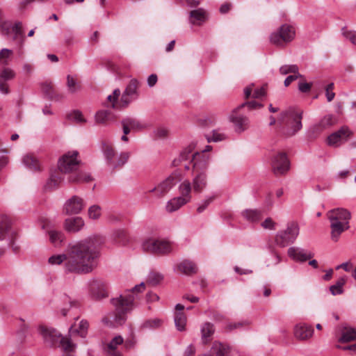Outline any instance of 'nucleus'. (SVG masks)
<instances>
[{
	"mask_svg": "<svg viewBox=\"0 0 356 356\" xmlns=\"http://www.w3.org/2000/svg\"><path fill=\"white\" fill-rule=\"evenodd\" d=\"M103 242L102 238L93 236L79 242L70 248L65 254L51 256L48 262L51 265H63L66 273L86 274L94 267V260L99 255V246Z\"/></svg>",
	"mask_w": 356,
	"mask_h": 356,
	"instance_id": "f257e3e1",
	"label": "nucleus"
},
{
	"mask_svg": "<svg viewBox=\"0 0 356 356\" xmlns=\"http://www.w3.org/2000/svg\"><path fill=\"white\" fill-rule=\"evenodd\" d=\"M145 289V283L135 286L131 291H127L118 298L111 300V303L114 309L109 313L104 319V322L110 326L121 325L127 320V314L133 310L136 307L135 300L138 296L136 292H140Z\"/></svg>",
	"mask_w": 356,
	"mask_h": 356,
	"instance_id": "f03ea898",
	"label": "nucleus"
},
{
	"mask_svg": "<svg viewBox=\"0 0 356 356\" xmlns=\"http://www.w3.org/2000/svg\"><path fill=\"white\" fill-rule=\"evenodd\" d=\"M302 114L301 111L294 108H289L280 113L277 124L281 133L286 136H292L300 130Z\"/></svg>",
	"mask_w": 356,
	"mask_h": 356,
	"instance_id": "7ed1b4c3",
	"label": "nucleus"
},
{
	"mask_svg": "<svg viewBox=\"0 0 356 356\" xmlns=\"http://www.w3.org/2000/svg\"><path fill=\"white\" fill-rule=\"evenodd\" d=\"M101 149L104 155L106 165L113 170L121 168L128 161L130 152H122L119 154V161H114L116 157V152L111 143L106 140L102 142Z\"/></svg>",
	"mask_w": 356,
	"mask_h": 356,
	"instance_id": "20e7f679",
	"label": "nucleus"
},
{
	"mask_svg": "<svg viewBox=\"0 0 356 356\" xmlns=\"http://www.w3.org/2000/svg\"><path fill=\"white\" fill-rule=\"evenodd\" d=\"M145 252L154 254H166L172 252V248L170 242L152 237L146 238L142 243Z\"/></svg>",
	"mask_w": 356,
	"mask_h": 356,
	"instance_id": "39448f33",
	"label": "nucleus"
},
{
	"mask_svg": "<svg viewBox=\"0 0 356 356\" xmlns=\"http://www.w3.org/2000/svg\"><path fill=\"white\" fill-rule=\"evenodd\" d=\"M296 35V31L293 26L284 24H282L277 31L271 33L270 36V42L277 46H284L291 42Z\"/></svg>",
	"mask_w": 356,
	"mask_h": 356,
	"instance_id": "423d86ee",
	"label": "nucleus"
},
{
	"mask_svg": "<svg viewBox=\"0 0 356 356\" xmlns=\"http://www.w3.org/2000/svg\"><path fill=\"white\" fill-rule=\"evenodd\" d=\"M299 234V227L296 222L288 224L286 230L278 232L275 236V243L280 247H286L293 243Z\"/></svg>",
	"mask_w": 356,
	"mask_h": 356,
	"instance_id": "0eeeda50",
	"label": "nucleus"
},
{
	"mask_svg": "<svg viewBox=\"0 0 356 356\" xmlns=\"http://www.w3.org/2000/svg\"><path fill=\"white\" fill-rule=\"evenodd\" d=\"M17 236V232L12 227L11 220L8 216H1L0 220V241L8 237L10 240V245L15 252H17L19 250V246L16 245L15 243Z\"/></svg>",
	"mask_w": 356,
	"mask_h": 356,
	"instance_id": "6e6552de",
	"label": "nucleus"
},
{
	"mask_svg": "<svg viewBox=\"0 0 356 356\" xmlns=\"http://www.w3.org/2000/svg\"><path fill=\"white\" fill-rule=\"evenodd\" d=\"M139 82L133 79L126 87L120 100V108H127L129 104L138 97V88Z\"/></svg>",
	"mask_w": 356,
	"mask_h": 356,
	"instance_id": "1a4fd4ad",
	"label": "nucleus"
},
{
	"mask_svg": "<svg viewBox=\"0 0 356 356\" xmlns=\"http://www.w3.org/2000/svg\"><path fill=\"white\" fill-rule=\"evenodd\" d=\"M78 152H69L64 154L58 161V169L60 172L69 173L76 170L79 165L77 160Z\"/></svg>",
	"mask_w": 356,
	"mask_h": 356,
	"instance_id": "9d476101",
	"label": "nucleus"
},
{
	"mask_svg": "<svg viewBox=\"0 0 356 356\" xmlns=\"http://www.w3.org/2000/svg\"><path fill=\"white\" fill-rule=\"evenodd\" d=\"M181 180V176L177 172L172 173L157 186L149 191V193L155 192L158 196L166 194L178 181Z\"/></svg>",
	"mask_w": 356,
	"mask_h": 356,
	"instance_id": "9b49d317",
	"label": "nucleus"
},
{
	"mask_svg": "<svg viewBox=\"0 0 356 356\" xmlns=\"http://www.w3.org/2000/svg\"><path fill=\"white\" fill-rule=\"evenodd\" d=\"M38 330L46 344L51 347H56L58 346V339L61 335L59 332L44 325H40Z\"/></svg>",
	"mask_w": 356,
	"mask_h": 356,
	"instance_id": "f8f14e48",
	"label": "nucleus"
},
{
	"mask_svg": "<svg viewBox=\"0 0 356 356\" xmlns=\"http://www.w3.org/2000/svg\"><path fill=\"white\" fill-rule=\"evenodd\" d=\"M272 168L276 175H282L289 169V161L284 152L276 154L272 159Z\"/></svg>",
	"mask_w": 356,
	"mask_h": 356,
	"instance_id": "ddd939ff",
	"label": "nucleus"
},
{
	"mask_svg": "<svg viewBox=\"0 0 356 356\" xmlns=\"http://www.w3.org/2000/svg\"><path fill=\"white\" fill-rule=\"evenodd\" d=\"M85 207L83 200L77 196L74 195L68 199L63 206V212L66 215H74L79 213Z\"/></svg>",
	"mask_w": 356,
	"mask_h": 356,
	"instance_id": "4468645a",
	"label": "nucleus"
},
{
	"mask_svg": "<svg viewBox=\"0 0 356 356\" xmlns=\"http://www.w3.org/2000/svg\"><path fill=\"white\" fill-rule=\"evenodd\" d=\"M238 109L234 108L229 115V120L234 124V130L237 133H242L250 127V120L244 115H237Z\"/></svg>",
	"mask_w": 356,
	"mask_h": 356,
	"instance_id": "2eb2a0df",
	"label": "nucleus"
},
{
	"mask_svg": "<svg viewBox=\"0 0 356 356\" xmlns=\"http://www.w3.org/2000/svg\"><path fill=\"white\" fill-rule=\"evenodd\" d=\"M209 156L202 153H194L191 161L193 163V174L206 173L209 165Z\"/></svg>",
	"mask_w": 356,
	"mask_h": 356,
	"instance_id": "dca6fc26",
	"label": "nucleus"
},
{
	"mask_svg": "<svg viewBox=\"0 0 356 356\" xmlns=\"http://www.w3.org/2000/svg\"><path fill=\"white\" fill-rule=\"evenodd\" d=\"M314 332L312 326L304 323L296 324L293 328V335L299 341H307L311 339Z\"/></svg>",
	"mask_w": 356,
	"mask_h": 356,
	"instance_id": "f3484780",
	"label": "nucleus"
},
{
	"mask_svg": "<svg viewBox=\"0 0 356 356\" xmlns=\"http://www.w3.org/2000/svg\"><path fill=\"white\" fill-rule=\"evenodd\" d=\"M15 72L9 67H4L0 71V92L8 95L10 92L8 81L15 79Z\"/></svg>",
	"mask_w": 356,
	"mask_h": 356,
	"instance_id": "a211bd4d",
	"label": "nucleus"
},
{
	"mask_svg": "<svg viewBox=\"0 0 356 356\" xmlns=\"http://www.w3.org/2000/svg\"><path fill=\"white\" fill-rule=\"evenodd\" d=\"M330 221L349 222L351 218L350 213L345 209L337 208L330 211L327 213Z\"/></svg>",
	"mask_w": 356,
	"mask_h": 356,
	"instance_id": "6ab92c4d",
	"label": "nucleus"
},
{
	"mask_svg": "<svg viewBox=\"0 0 356 356\" xmlns=\"http://www.w3.org/2000/svg\"><path fill=\"white\" fill-rule=\"evenodd\" d=\"M208 17V13L202 8L193 10L189 13V21L193 25H202Z\"/></svg>",
	"mask_w": 356,
	"mask_h": 356,
	"instance_id": "aec40b11",
	"label": "nucleus"
},
{
	"mask_svg": "<svg viewBox=\"0 0 356 356\" xmlns=\"http://www.w3.org/2000/svg\"><path fill=\"white\" fill-rule=\"evenodd\" d=\"M288 254L293 260L301 262L306 261L314 257L312 253L307 252L306 250L296 247L289 248Z\"/></svg>",
	"mask_w": 356,
	"mask_h": 356,
	"instance_id": "412c9836",
	"label": "nucleus"
},
{
	"mask_svg": "<svg viewBox=\"0 0 356 356\" xmlns=\"http://www.w3.org/2000/svg\"><path fill=\"white\" fill-rule=\"evenodd\" d=\"M349 222H337L330 221L331 238L337 242L340 235L346 230L349 229Z\"/></svg>",
	"mask_w": 356,
	"mask_h": 356,
	"instance_id": "4be33fe9",
	"label": "nucleus"
},
{
	"mask_svg": "<svg viewBox=\"0 0 356 356\" xmlns=\"http://www.w3.org/2000/svg\"><path fill=\"white\" fill-rule=\"evenodd\" d=\"M90 288L91 294L95 299L100 300L108 296L105 286L100 281L93 280L90 283Z\"/></svg>",
	"mask_w": 356,
	"mask_h": 356,
	"instance_id": "5701e85b",
	"label": "nucleus"
},
{
	"mask_svg": "<svg viewBox=\"0 0 356 356\" xmlns=\"http://www.w3.org/2000/svg\"><path fill=\"white\" fill-rule=\"evenodd\" d=\"M84 226V221L80 217L69 218L65 220L64 227L68 232H77Z\"/></svg>",
	"mask_w": 356,
	"mask_h": 356,
	"instance_id": "b1692460",
	"label": "nucleus"
},
{
	"mask_svg": "<svg viewBox=\"0 0 356 356\" xmlns=\"http://www.w3.org/2000/svg\"><path fill=\"white\" fill-rule=\"evenodd\" d=\"M89 327V323L88 321L83 319L81 320L76 326V323L72 325L69 329V335L73 336L77 334L82 338H86L88 334Z\"/></svg>",
	"mask_w": 356,
	"mask_h": 356,
	"instance_id": "393cba45",
	"label": "nucleus"
},
{
	"mask_svg": "<svg viewBox=\"0 0 356 356\" xmlns=\"http://www.w3.org/2000/svg\"><path fill=\"white\" fill-rule=\"evenodd\" d=\"M123 129V133L125 135L129 134L131 131H138L143 128L142 124L135 118H126L121 122Z\"/></svg>",
	"mask_w": 356,
	"mask_h": 356,
	"instance_id": "a878e982",
	"label": "nucleus"
},
{
	"mask_svg": "<svg viewBox=\"0 0 356 356\" xmlns=\"http://www.w3.org/2000/svg\"><path fill=\"white\" fill-rule=\"evenodd\" d=\"M175 270L186 275H192L197 272L196 265L189 260H184L180 262Z\"/></svg>",
	"mask_w": 356,
	"mask_h": 356,
	"instance_id": "bb28decb",
	"label": "nucleus"
},
{
	"mask_svg": "<svg viewBox=\"0 0 356 356\" xmlns=\"http://www.w3.org/2000/svg\"><path fill=\"white\" fill-rule=\"evenodd\" d=\"M207 175L206 173L194 174L193 179V191L195 193H201L207 186Z\"/></svg>",
	"mask_w": 356,
	"mask_h": 356,
	"instance_id": "cd10ccee",
	"label": "nucleus"
},
{
	"mask_svg": "<svg viewBox=\"0 0 356 356\" xmlns=\"http://www.w3.org/2000/svg\"><path fill=\"white\" fill-rule=\"evenodd\" d=\"M254 84H250L244 88V95L245 99H248L251 94L254 99H259L265 96L266 92V86L264 85L259 88L254 89Z\"/></svg>",
	"mask_w": 356,
	"mask_h": 356,
	"instance_id": "c85d7f7f",
	"label": "nucleus"
},
{
	"mask_svg": "<svg viewBox=\"0 0 356 356\" xmlns=\"http://www.w3.org/2000/svg\"><path fill=\"white\" fill-rule=\"evenodd\" d=\"M72 336H65L63 337L62 334L60 335L59 339L58 346L56 347L61 348L65 353H70L71 352H73L76 346L75 343H74L71 340Z\"/></svg>",
	"mask_w": 356,
	"mask_h": 356,
	"instance_id": "c756f323",
	"label": "nucleus"
},
{
	"mask_svg": "<svg viewBox=\"0 0 356 356\" xmlns=\"http://www.w3.org/2000/svg\"><path fill=\"white\" fill-rule=\"evenodd\" d=\"M229 351V347L218 341L213 342L211 350L207 354L212 356H225Z\"/></svg>",
	"mask_w": 356,
	"mask_h": 356,
	"instance_id": "7c9ffc66",
	"label": "nucleus"
},
{
	"mask_svg": "<svg viewBox=\"0 0 356 356\" xmlns=\"http://www.w3.org/2000/svg\"><path fill=\"white\" fill-rule=\"evenodd\" d=\"M23 163L31 170H40L39 161L33 154H26L23 158Z\"/></svg>",
	"mask_w": 356,
	"mask_h": 356,
	"instance_id": "2f4dec72",
	"label": "nucleus"
},
{
	"mask_svg": "<svg viewBox=\"0 0 356 356\" xmlns=\"http://www.w3.org/2000/svg\"><path fill=\"white\" fill-rule=\"evenodd\" d=\"M214 332L215 329L212 323L209 322L204 323L201 328L202 339L203 342L206 343L209 341Z\"/></svg>",
	"mask_w": 356,
	"mask_h": 356,
	"instance_id": "473e14b6",
	"label": "nucleus"
},
{
	"mask_svg": "<svg viewBox=\"0 0 356 356\" xmlns=\"http://www.w3.org/2000/svg\"><path fill=\"white\" fill-rule=\"evenodd\" d=\"M43 92L52 100L58 101L63 98L62 95L56 94L51 83H44L42 84Z\"/></svg>",
	"mask_w": 356,
	"mask_h": 356,
	"instance_id": "72a5a7b5",
	"label": "nucleus"
},
{
	"mask_svg": "<svg viewBox=\"0 0 356 356\" xmlns=\"http://www.w3.org/2000/svg\"><path fill=\"white\" fill-rule=\"evenodd\" d=\"M187 202L184 197H175L168 202L166 205V210L168 212H174L178 210L180 207L186 204Z\"/></svg>",
	"mask_w": 356,
	"mask_h": 356,
	"instance_id": "f704fd0d",
	"label": "nucleus"
},
{
	"mask_svg": "<svg viewBox=\"0 0 356 356\" xmlns=\"http://www.w3.org/2000/svg\"><path fill=\"white\" fill-rule=\"evenodd\" d=\"M193 188L191 184L188 180L184 181L179 186V190L181 195L179 197H184V200L188 202L191 200V193Z\"/></svg>",
	"mask_w": 356,
	"mask_h": 356,
	"instance_id": "c9c22d12",
	"label": "nucleus"
},
{
	"mask_svg": "<svg viewBox=\"0 0 356 356\" xmlns=\"http://www.w3.org/2000/svg\"><path fill=\"white\" fill-rule=\"evenodd\" d=\"M337 122V119L333 114H327L321 119L318 127L321 129H327Z\"/></svg>",
	"mask_w": 356,
	"mask_h": 356,
	"instance_id": "e433bc0d",
	"label": "nucleus"
},
{
	"mask_svg": "<svg viewBox=\"0 0 356 356\" xmlns=\"http://www.w3.org/2000/svg\"><path fill=\"white\" fill-rule=\"evenodd\" d=\"M92 179L90 175L82 172L72 174L68 178L69 181L72 183L89 182Z\"/></svg>",
	"mask_w": 356,
	"mask_h": 356,
	"instance_id": "4c0bfd02",
	"label": "nucleus"
},
{
	"mask_svg": "<svg viewBox=\"0 0 356 356\" xmlns=\"http://www.w3.org/2000/svg\"><path fill=\"white\" fill-rule=\"evenodd\" d=\"M63 176L62 175V172H55V174L51 175L50 179L46 184V188L49 190H53L57 188L59 184L63 180Z\"/></svg>",
	"mask_w": 356,
	"mask_h": 356,
	"instance_id": "58836bf2",
	"label": "nucleus"
},
{
	"mask_svg": "<svg viewBox=\"0 0 356 356\" xmlns=\"http://www.w3.org/2000/svg\"><path fill=\"white\" fill-rule=\"evenodd\" d=\"M356 339V330L353 328H344L342 331L341 337L339 341L341 343H348L355 341Z\"/></svg>",
	"mask_w": 356,
	"mask_h": 356,
	"instance_id": "ea45409f",
	"label": "nucleus"
},
{
	"mask_svg": "<svg viewBox=\"0 0 356 356\" xmlns=\"http://www.w3.org/2000/svg\"><path fill=\"white\" fill-rule=\"evenodd\" d=\"M242 216L250 222H256L260 220L261 213L257 209H246L242 212Z\"/></svg>",
	"mask_w": 356,
	"mask_h": 356,
	"instance_id": "a19ab883",
	"label": "nucleus"
},
{
	"mask_svg": "<svg viewBox=\"0 0 356 356\" xmlns=\"http://www.w3.org/2000/svg\"><path fill=\"white\" fill-rule=\"evenodd\" d=\"M48 233L50 241L54 246L56 247L61 245L62 242L64 240V234L62 232L56 230H49L48 231Z\"/></svg>",
	"mask_w": 356,
	"mask_h": 356,
	"instance_id": "79ce46f5",
	"label": "nucleus"
},
{
	"mask_svg": "<svg viewBox=\"0 0 356 356\" xmlns=\"http://www.w3.org/2000/svg\"><path fill=\"white\" fill-rule=\"evenodd\" d=\"M175 324L179 331L185 330L186 323V316L184 312H175Z\"/></svg>",
	"mask_w": 356,
	"mask_h": 356,
	"instance_id": "37998d69",
	"label": "nucleus"
},
{
	"mask_svg": "<svg viewBox=\"0 0 356 356\" xmlns=\"http://www.w3.org/2000/svg\"><path fill=\"white\" fill-rule=\"evenodd\" d=\"M346 282V279L345 277H341L337 280L335 284L332 285L330 287V291L333 296L339 295L343 293V286Z\"/></svg>",
	"mask_w": 356,
	"mask_h": 356,
	"instance_id": "c03bdc74",
	"label": "nucleus"
},
{
	"mask_svg": "<svg viewBox=\"0 0 356 356\" xmlns=\"http://www.w3.org/2000/svg\"><path fill=\"white\" fill-rule=\"evenodd\" d=\"M120 94H121V92H120V89L117 88L113 90L112 95H109L107 97V101L111 104V106L113 108H116V109H122V108H120V102H117Z\"/></svg>",
	"mask_w": 356,
	"mask_h": 356,
	"instance_id": "a18cd8bd",
	"label": "nucleus"
},
{
	"mask_svg": "<svg viewBox=\"0 0 356 356\" xmlns=\"http://www.w3.org/2000/svg\"><path fill=\"white\" fill-rule=\"evenodd\" d=\"M67 87L70 93H75L81 90L80 84L71 75L67 76Z\"/></svg>",
	"mask_w": 356,
	"mask_h": 356,
	"instance_id": "49530a36",
	"label": "nucleus"
},
{
	"mask_svg": "<svg viewBox=\"0 0 356 356\" xmlns=\"http://www.w3.org/2000/svg\"><path fill=\"white\" fill-rule=\"evenodd\" d=\"M13 51L3 48L0 51V65L6 66L9 64Z\"/></svg>",
	"mask_w": 356,
	"mask_h": 356,
	"instance_id": "de8ad7c7",
	"label": "nucleus"
},
{
	"mask_svg": "<svg viewBox=\"0 0 356 356\" xmlns=\"http://www.w3.org/2000/svg\"><path fill=\"white\" fill-rule=\"evenodd\" d=\"M162 325V321L159 318H151L146 320L142 324L141 327L145 330L156 329Z\"/></svg>",
	"mask_w": 356,
	"mask_h": 356,
	"instance_id": "09e8293b",
	"label": "nucleus"
},
{
	"mask_svg": "<svg viewBox=\"0 0 356 356\" xmlns=\"http://www.w3.org/2000/svg\"><path fill=\"white\" fill-rule=\"evenodd\" d=\"M163 279L162 274L157 272H151L147 279V284L151 286L159 284Z\"/></svg>",
	"mask_w": 356,
	"mask_h": 356,
	"instance_id": "8fccbe9b",
	"label": "nucleus"
},
{
	"mask_svg": "<svg viewBox=\"0 0 356 356\" xmlns=\"http://www.w3.org/2000/svg\"><path fill=\"white\" fill-rule=\"evenodd\" d=\"M337 133L339 134V138L341 143L347 142L349 138L353 136L352 131L348 127H342Z\"/></svg>",
	"mask_w": 356,
	"mask_h": 356,
	"instance_id": "3c124183",
	"label": "nucleus"
},
{
	"mask_svg": "<svg viewBox=\"0 0 356 356\" xmlns=\"http://www.w3.org/2000/svg\"><path fill=\"white\" fill-rule=\"evenodd\" d=\"M280 73L282 75H286L290 73L298 74L299 73V68L297 65H284L280 67Z\"/></svg>",
	"mask_w": 356,
	"mask_h": 356,
	"instance_id": "603ef678",
	"label": "nucleus"
},
{
	"mask_svg": "<svg viewBox=\"0 0 356 356\" xmlns=\"http://www.w3.org/2000/svg\"><path fill=\"white\" fill-rule=\"evenodd\" d=\"M102 215V209L99 205H92L88 209V216L92 220H97Z\"/></svg>",
	"mask_w": 356,
	"mask_h": 356,
	"instance_id": "864d4df0",
	"label": "nucleus"
},
{
	"mask_svg": "<svg viewBox=\"0 0 356 356\" xmlns=\"http://www.w3.org/2000/svg\"><path fill=\"white\" fill-rule=\"evenodd\" d=\"M195 148L194 144H190L187 147L182 150L179 155V161H186L193 156V151Z\"/></svg>",
	"mask_w": 356,
	"mask_h": 356,
	"instance_id": "5fc2aeb1",
	"label": "nucleus"
},
{
	"mask_svg": "<svg viewBox=\"0 0 356 356\" xmlns=\"http://www.w3.org/2000/svg\"><path fill=\"white\" fill-rule=\"evenodd\" d=\"M327 143L330 146L332 147H338L342 143L339 138V134L337 133V131L331 134L327 138Z\"/></svg>",
	"mask_w": 356,
	"mask_h": 356,
	"instance_id": "6e6d98bb",
	"label": "nucleus"
},
{
	"mask_svg": "<svg viewBox=\"0 0 356 356\" xmlns=\"http://www.w3.org/2000/svg\"><path fill=\"white\" fill-rule=\"evenodd\" d=\"M248 107L249 111L254 110V109H259L263 107V104L257 102L256 101H250V102H246L241 105H239L236 108H238V110L243 108V107Z\"/></svg>",
	"mask_w": 356,
	"mask_h": 356,
	"instance_id": "4d7b16f0",
	"label": "nucleus"
},
{
	"mask_svg": "<svg viewBox=\"0 0 356 356\" xmlns=\"http://www.w3.org/2000/svg\"><path fill=\"white\" fill-rule=\"evenodd\" d=\"M12 23L8 21H0V31L3 35H8L11 33Z\"/></svg>",
	"mask_w": 356,
	"mask_h": 356,
	"instance_id": "13d9d810",
	"label": "nucleus"
},
{
	"mask_svg": "<svg viewBox=\"0 0 356 356\" xmlns=\"http://www.w3.org/2000/svg\"><path fill=\"white\" fill-rule=\"evenodd\" d=\"M110 112L108 111H99L95 115V119L98 123H104L108 119Z\"/></svg>",
	"mask_w": 356,
	"mask_h": 356,
	"instance_id": "bf43d9fd",
	"label": "nucleus"
},
{
	"mask_svg": "<svg viewBox=\"0 0 356 356\" xmlns=\"http://www.w3.org/2000/svg\"><path fill=\"white\" fill-rule=\"evenodd\" d=\"M343 35L353 44L356 45V31H349L345 28L342 29Z\"/></svg>",
	"mask_w": 356,
	"mask_h": 356,
	"instance_id": "052dcab7",
	"label": "nucleus"
},
{
	"mask_svg": "<svg viewBox=\"0 0 356 356\" xmlns=\"http://www.w3.org/2000/svg\"><path fill=\"white\" fill-rule=\"evenodd\" d=\"M70 120H74L77 123L85 122V119L83 117L82 113L79 111H74L68 115Z\"/></svg>",
	"mask_w": 356,
	"mask_h": 356,
	"instance_id": "680f3d73",
	"label": "nucleus"
},
{
	"mask_svg": "<svg viewBox=\"0 0 356 356\" xmlns=\"http://www.w3.org/2000/svg\"><path fill=\"white\" fill-rule=\"evenodd\" d=\"M215 196H211L204 200L198 206L197 211L198 213L203 212L207 207L213 201Z\"/></svg>",
	"mask_w": 356,
	"mask_h": 356,
	"instance_id": "e2e57ef3",
	"label": "nucleus"
},
{
	"mask_svg": "<svg viewBox=\"0 0 356 356\" xmlns=\"http://www.w3.org/2000/svg\"><path fill=\"white\" fill-rule=\"evenodd\" d=\"M123 343V339L121 336H117L114 337L111 342L108 344V348L109 350H115L118 345Z\"/></svg>",
	"mask_w": 356,
	"mask_h": 356,
	"instance_id": "0e129e2a",
	"label": "nucleus"
},
{
	"mask_svg": "<svg viewBox=\"0 0 356 356\" xmlns=\"http://www.w3.org/2000/svg\"><path fill=\"white\" fill-rule=\"evenodd\" d=\"M333 90H334V83H329L325 87V95H326L327 100L329 102H332L335 97V93L333 92Z\"/></svg>",
	"mask_w": 356,
	"mask_h": 356,
	"instance_id": "69168bd1",
	"label": "nucleus"
},
{
	"mask_svg": "<svg viewBox=\"0 0 356 356\" xmlns=\"http://www.w3.org/2000/svg\"><path fill=\"white\" fill-rule=\"evenodd\" d=\"M248 323L246 321H241L237 323H230L226 326V330L227 331H232L235 329L241 328L245 325H247Z\"/></svg>",
	"mask_w": 356,
	"mask_h": 356,
	"instance_id": "338daca9",
	"label": "nucleus"
},
{
	"mask_svg": "<svg viewBox=\"0 0 356 356\" xmlns=\"http://www.w3.org/2000/svg\"><path fill=\"white\" fill-rule=\"evenodd\" d=\"M22 23L19 22L15 23V24H12L11 32L15 34V37L22 35Z\"/></svg>",
	"mask_w": 356,
	"mask_h": 356,
	"instance_id": "774afa93",
	"label": "nucleus"
}]
</instances>
